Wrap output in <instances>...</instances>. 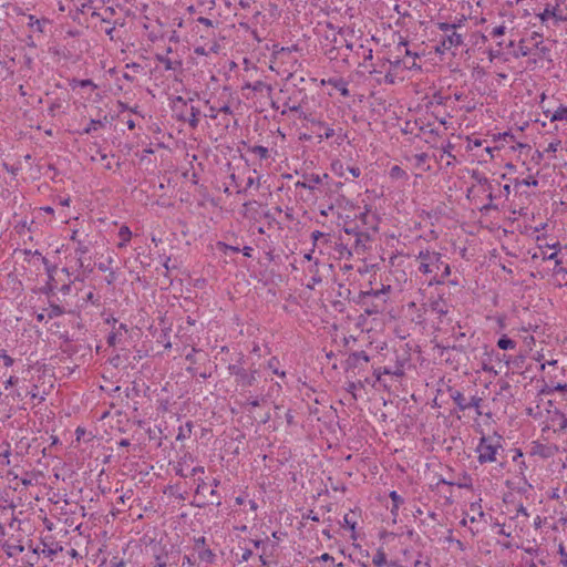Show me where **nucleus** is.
Here are the masks:
<instances>
[{"instance_id": "1", "label": "nucleus", "mask_w": 567, "mask_h": 567, "mask_svg": "<svg viewBox=\"0 0 567 567\" xmlns=\"http://www.w3.org/2000/svg\"><path fill=\"white\" fill-rule=\"evenodd\" d=\"M417 260L419 270L425 275H432L429 284H443L444 278L450 275V265L439 252L421 251Z\"/></svg>"}, {"instance_id": "2", "label": "nucleus", "mask_w": 567, "mask_h": 567, "mask_svg": "<svg viewBox=\"0 0 567 567\" xmlns=\"http://www.w3.org/2000/svg\"><path fill=\"white\" fill-rule=\"evenodd\" d=\"M502 436L499 435H483L475 449L477 461L480 464L494 463L497 461L499 451L503 450Z\"/></svg>"}, {"instance_id": "3", "label": "nucleus", "mask_w": 567, "mask_h": 567, "mask_svg": "<svg viewBox=\"0 0 567 567\" xmlns=\"http://www.w3.org/2000/svg\"><path fill=\"white\" fill-rule=\"evenodd\" d=\"M482 499H478L477 502H473L470 504L468 512L465 514V516L460 522V525L463 527H468L472 536H475L482 530V524L486 522L485 519V513L483 511Z\"/></svg>"}, {"instance_id": "4", "label": "nucleus", "mask_w": 567, "mask_h": 567, "mask_svg": "<svg viewBox=\"0 0 567 567\" xmlns=\"http://www.w3.org/2000/svg\"><path fill=\"white\" fill-rule=\"evenodd\" d=\"M228 370L236 378V382L240 386H251L257 382V370L247 371L239 364H230Z\"/></svg>"}, {"instance_id": "5", "label": "nucleus", "mask_w": 567, "mask_h": 567, "mask_svg": "<svg viewBox=\"0 0 567 567\" xmlns=\"http://www.w3.org/2000/svg\"><path fill=\"white\" fill-rule=\"evenodd\" d=\"M436 25L444 33L443 37L446 39L447 47L457 48L463 45V35L456 32V28L461 24L439 22Z\"/></svg>"}, {"instance_id": "6", "label": "nucleus", "mask_w": 567, "mask_h": 567, "mask_svg": "<svg viewBox=\"0 0 567 567\" xmlns=\"http://www.w3.org/2000/svg\"><path fill=\"white\" fill-rule=\"evenodd\" d=\"M204 545H205L204 537L196 539L195 545H194V550L197 553L200 561L210 564L214 561L215 554L209 548H206Z\"/></svg>"}, {"instance_id": "7", "label": "nucleus", "mask_w": 567, "mask_h": 567, "mask_svg": "<svg viewBox=\"0 0 567 567\" xmlns=\"http://www.w3.org/2000/svg\"><path fill=\"white\" fill-rule=\"evenodd\" d=\"M355 240L353 249L354 251L360 255L368 250V243L371 241V236L365 231H357L354 233Z\"/></svg>"}, {"instance_id": "8", "label": "nucleus", "mask_w": 567, "mask_h": 567, "mask_svg": "<svg viewBox=\"0 0 567 567\" xmlns=\"http://www.w3.org/2000/svg\"><path fill=\"white\" fill-rule=\"evenodd\" d=\"M155 60L162 63L167 71H176L182 68V61L178 59H171L164 53H156Z\"/></svg>"}, {"instance_id": "9", "label": "nucleus", "mask_w": 567, "mask_h": 567, "mask_svg": "<svg viewBox=\"0 0 567 567\" xmlns=\"http://www.w3.org/2000/svg\"><path fill=\"white\" fill-rule=\"evenodd\" d=\"M235 503L238 506H249V511L252 513L251 519L256 520L258 504L255 499L249 498L246 493H243L235 498Z\"/></svg>"}, {"instance_id": "10", "label": "nucleus", "mask_w": 567, "mask_h": 567, "mask_svg": "<svg viewBox=\"0 0 567 567\" xmlns=\"http://www.w3.org/2000/svg\"><path fill=\"white\" fill-rule=\"evenodd\" d=\"M396 564V561L389 560L386 558V554L383 549L379 548L377 553L372 556V567H390L392 565ZM362 567H367L364 564H362Z\"/></svg>"}, {"instance_id": "11", "label": "nucleus", "mask_w": 567, "mask_h": 567, "mask_svg": "<svg viewBox=\"0 0 567 567\" xmlns=\"http://www.w3.org/2000/svg\"><path fill=\"white\" fill-rule=\"evenodd\" d=\"M390 288L391 286H382V288L378 290H373L372 288H370L369 290L360 291V293L362 296L363 302H365V299L370 297H373L378 300H381V302H384V297L389 293Z\"/></svg>"}, {"instance_id": "12", "label": "nucleus", "mask_w": 567, "mask_h": 567, "mask_svg": "<svg viewBox=\"0 0 567 567\" xmlns=\"http://www.w3.org/2000/svg\"><path fill=\"white\" fill-rule=\"evenodd\" d=\"M482 401H483L482 398L472 396L468 402H458V408L462 411L473 408V409H475L477 415H482V411H481Z\"/></svg>"}, {"instance_id": "13", "label": "nucleus", "mask_w": 567, "mask_h": 567, "mask_svg": "<svg viewBox=\"0 0 567 567\" xmlns=\"http://www.w3.org/2000/svg\"><path fill=\"white\" fill-rule=\"evenodd\" d=\"M60 550H62V547L52 548V547H48L44 545V547L41 550H39L38 548H34L33 555L39 556L40 554H42L43 556H45L52 560L54 558V556L58 554V551H60Z\"/></svg>"}, {"instance_id": "14", "label": "nucleus", "mask_w": 567, "mask_h": 567, "mask_svg": "<svg viewBox=\"0 0 567 567\" xmlns=\"http://www.w3.org/2000/svg\"><path fill=\"white\" fill-rule=\"evenodd\" d=\"M219 48H220L219 44L215 42L209 47H205V45L196 47L194 52L197 55H208L210 53H218Z\"/></svg>"}, {"instance_id": "15", "label": "nucleus", "mask_w": 567, "mask_h": 567, "mask_svg": "<svg viewBox=\"0 0 567 567\" xmlns=\"http://www.w3.org/2000/svg\"><path fill=\"white\" fill-rule=\"evenodd\" d=\"M550 122L567 121V106L560 105L549 117Z\"/></svg>"}, {"instance_id": "16", "label": "nucleus", "mask_w": 567, "mask_h": 567, "mask_svg": "<svg viewBox=\"0 0 567 567\" xmlns=\"http://www.w3.org/2000/svg\"><path fill=\"white\" fill-rule=\"evenodd\" d=\"M248 151L258 155L261 159H267L269 157L268 148L261 145L249 146Z\"/></svg>"}, {"instance_id": "17", "label": "nucleus", "mask_w": 567, "mask_h": 567, "mask_svg": "<svg viewBox=\"0 0 567 567\" xmlns=\"http://www.w3.org/2000/svg\"><path fill=\"white\" fill-rule=\"evenodd\" d=\"M192 433V423L187 422L185 425L179 426L178 433L176 435V440L184 441L185 439L189 437Z\"/></svg>"}, {"instance_id": "18", "label": "nucleus", "mask_w": 567, "mask_h": 567, "mask_svg": "<svg viewBox=\"0 0 567 567\" xmlns=\"http://www.w3.org/2000/svg\"><path fill=\"white\" fill-rule=\"evenodd\" d=\"M350 360L353 364H359L360 362L368 363L370 361V357L364 351H358L350 355Z\"/></svg>"}, {"instance_id": "19", "label": "nucleus", "mask_w": 567, "mask_h": 567, "mask_svg": "<svg viewBox=\"0 0 567 567\" xmlns=\"http://www.w3.org/2000/svg\"><path fill=\"white\" fill-rule=\"evenodd\" d=\"M199 115H200V111L199 109L195 107V106H192L190 107V116L189 118L187 120L188 121V124L192 128H196L198 126V123H199Z\"/></svg>"}, {"instance_id": "20", "label": "nucleus", "mask_w": 567, "mask_h": 567, "mask_svg": "<svg viewBox=\"0 0 567 567\" xmlns=\"http://www.w3.org/2000/svg\"><path fill=\"white\" fill-rule=\"evenodd\" d=\"M118 236L121 238V243L118 247H124L127 241H130L132 233L127 226H122L118 231Z\"/></svg>"}, {"instance_id": "21", "label": "nucleus", "mask_w": 567, "mask_h": 567, "mask_svg": "<svg viewBox=\"0 0 567 567\" xmlns=\"http://www.w3.org/2000/svg\"><path fill=\"white\" fill-rule=\"evenodd\" d=\"M497 347L502 350H513V349H515L516 343L512 339L507 338L506 336H503L497 341Z\"/></svg>"}, {"instance_id": "22", "label": "nucleus", "mask_w": 567, "mask_h": 567, "mask_svg": "<svg viewBox=\"0 0 567 567\" xmlns=\"http://www.w3.org/2000/svg\"><path fill=\"white\" fill-rule=\"evenodd\" d=\"M329 563L332 567H343L342 564H338L336 565L334 564V558L332 556H330L329 554H322L321 556L319 557H316L312 561V564H318V563Z\"/></svg>"}, {"instance_id": "23", "label": "nucleus", "mask_w": 567, "mask_h": 567, "mask_svg": "<svg viewBox=\"0 0 567 567\" xmlns=\"http://www.w3.org/2000/svg\"><path fill=\"white\" fill-rule=\"evenodd\" d=\"M303 178L308 184L315 185L316 187L322 182V178H328V174H324L322 177L318 174H305Z\"/></svg>"}, {"instance_id": "24", "label": "nucleus", "mask_w": 567, "mask_h": 567, "mask_svg": "<svg viewBox=\"0 0 567 567\" xmlns=\"http://www.w3.org/2000/svg\"><path fill=\"white\" fill-rule=\"evenodd\" d=\"M216 248L219 250V251H223L225 255L228 254V251H231V252H239L240 251V248L238 246H231V245H227L225 243H221V241H218L217 245H216Z\"/></svg>"}, {"instance_id": "25", "label": "nucleus", "mask_w": 567, "mask_h": 567, "mask_svg": "<svg viewBox=\"0 0 567 567\" xmlns=\"http://www.w3.org/2000/svg\"><path fill=\"white\" fill-rule=\"evenodd\" d=\"M278 363L279 362H278L277 358L274 357L268 361L267 365L272 371V373L279 375L280 378H284L286 375V373H285V371H279Z\"/></svg>"}, {"instance_id": "26", "label": "nucleus", "mask_w": 567, "mask_h": 567, "mask_svg": "<svg viewBox=\"0 0 567 567\" xmlns=\"http://www.w3.org/2000/svg\"><path fill=\"white\" fill-rule=\"evenodd\" d=\"M357 522L351 514L343 516V526L348 527L352 533L355 530Z\"/></svg>"}, {"instance_id": "27", "label": "nucleus", "mask_w": 567, "mask_h": 567, "mask_svg": "<svg viewBox=\"0 0 567 567\" xmlns=\"http://www.w3.org/2000/svg\"><path fill=\"white\" fill-rule=\"evenodd\" d=\"M390 498L393 503L392 512L396 511L400 507V505L403 504V498L395 491H392L390 493Z\"/></svg>"}, {"instance_id": "28", "label": "nucleus", "mask_w": 567, "mask_h": 567, "mask_svg": "<svg viewBox=\"0 0 567 567\" xmlns=\"http://www.w3.org/2000/svg\"><path fill=\"white\" fill-rule=\"evenodd\" d=\"M104 123L100 120H91L89 126L84 128V134H90L92 131H96L99 127H103Z\"/></svg>"}, {"instance_id": "29", "label": "nucleus", "mask_w": 567, "mask_h": 567, "mask_svg": "<svg viewBox=\"0 0 567 567\" xmlns=\"http://www.w3.org/2000/svg\"><path fill=\"white\" fill-rule=\"evenodd\" d=\"M542 22H545L549 17H556L555 9H550L549 6L545 8V10L537 14Z\"/></svg>"}, {"instance_id": "30", "label": "nucleus", "mask_w": 567, "mask_h": 567, "mask_svg": "<svg viewBox=\"0 0 567 567\" xmlns=\"http://www.w3.org/2000/svg\"><path fill=\"white\" fill-rule=\"evenodd\" d=\"M47 21L43 20H38V19H34V17H30V27L33 28L34 30L39 31V32H43V28L42 25L45 23Z\"/></svg>"}, {"instance_id": "31", "label": "nucleus", "mask_w": 567, "mask_h": 567, "mask_svg": "<svg viewBox=\"0 0 567 567\" xmlns=\"http://www.w3.org/2000/svg\"><path fill=\"white\" fill-rule=\"evenodd\" d=\"M431 307L434 311H436L440 315H445L447 312L446 306L442 303L441 301H433L431 303Z\"/></svg>"}, {"instance_id": "32", "label": "nucleus", "mask_w": 567, "mask_h": 567, "mask_svg": "<svg viewBox=\"0 0 567 567\" xmlns=\"http://www.w3.org/2000/svg\"><path fill=\"white\" fill-rule=\"evenodd\" d=\"M558 554L560 556V565L567 567V551L563 544H559L558 546Z\"/></svg>"}, {"instance_id": "33", "label": "nucleus", "mask_w": 567, "mask_h": 567, "mask_svg": "<svg viewBox=\"0 0 567 567\" xmlns=\"http://www.w3.org/2000/svg\"><path fill=\"white\" fill-rule=\"evenodd\" d=\"M373 374H374L375 379L378 381H380L382 375L392 374V371L389 368H386V367L378 368V369L374 370Z\"/></svg>"}, {"instance_id": "34", "label": "nucleus", "mask_w": 567, "mask_h": 567, "mask_svg": "<svg viewBox=\"0 0 567 567\" xmlns=\"http://www.w3.org/2000/svg\"><path fill=\"white\" fill-rule=\"evenodd\" d=\"M505 25H498V27H495L491 30L489 34L493 37V38H498V37H502L505 34Z\"/></svg>"}, {"instance_id": "35", "label": "nucleus", "mask_w": 567, "mask_h": 567, "mask_svg": "<svg viewBox=\"0 0 567 567\" xmlns=\"http://www.w3.org/2000/svg\"><path fill=\"white\" fill-rule=\"evenodd\" d=\"M122 333L120 332H112L107 338V343L110 346H115L121 340Z\"/></svg>"}, {"instance_id": "36", "label": "nucleus", "mask_w": 567, "mask_h": 567, "mask_svg": "<svg viewBox=\"0 0 567 567\" xmlns=\"http://www.w3.org/2000/svg\"><path fill=\"white\" fill-rule=\"evenodd\" d=\"M81 12L90 7L91 0H72Z\"/></svg>"}, {"instance_id": "37", "label": "nucleus", "mask_w": 567, "mask_h": 567, "mask_svg": "<svg viewBox=\"0 0 567 567\" xmlns=\"http://www.w3.org/2000/svg\"><path fill=\"white\" fill-rule=\"evenodd\" d=\"M300 117H303L305 120L309 121L312 125L318 127H324V123L322 121L316 120L313 117H310V115L307 114H300Z\"/></svg>"}, {"instance_id": "38", "label": "nucleus", "mask_w": 567, "mask_h": 567, "mask_svg": "<svg viewBox=\"0 0 567 567\" xmlns=\"http://www.w3.org/2000/svg\"><path fill=\"white\" fill-rule=\"evenodd\" d=\"M334 135V130L332 127H327L323 134H318L319 142L322 140H328Z\"/></svg>"}, {"instance_id": "39", "label": "nucleus", "mask_w": 567, "mask_h": 567, "mask_svg": "<svg viewBox=\"0 0 567 567\" xmlns=\"http://www.w3.org/2000/svg\"><path fill=\"white\" fill-rule=\"evenodd\" d=\"M195 565V559L188 555L183 556L182 558V567H193Z\"/></svg>"}, {"instance_id": "40", "label": "nucleus", "mask_w": 567, "mask_h": 567, "mask_svg": "<svg viewBox=\"0 0 567 567\" xmlns=\"http://www.w3.org/2000/svg\"><path fill=\"white\" fill-rule=\"evenodd\" d=\"M560 144H561V142L559 140H555L554 142L549 143L548 147L546 148V152H551V153L557 152Z\"/></svg>"}, {"instance_id": "41", "label": "nucleus", "mask_w": 567, "mask_h": 567, "mask_svg": "<svg viewBox=\"0 0 567 567\" xmlns=\"http://www.w3.org/2000/svg\"><path fill=\"white\" fill-rule=\"evenodd\" d=\"M127 70L133 71V73H138L143 70L142 65L138 63H130L125 66Z\"/></svg>"}, {"instance_id": "42", "label": "nucleus", "mask_w": 567, "mask_h": 567, "mask_svg": "<svg viewBox=\"0 0 567 567\" xmlns=\"http://www.w3.org/2000/svg\"><path fill=\"white\" fill-rule=\"evenodd\" d=\"M453 47H447L446 39L442 37V40L440 42V45L437 47L439 52H444L451 50Z\"/></svg>"}, {"instance_id": "43", "label": "nucleus", "mask_w": 567, "mask_h": 567, "mask_svg": "<svg viewBox=\"0 0 567 567\" xmlns=\"http://www.w3.org/2000/svg\"><path fill=\"white\" fill-rule=\"evenodd\" d=\"M1 359L3 360V363L6 367H11L13 364V359L7 354L4 351L1 353Z\"/></svg>"}, {"instance_id": "44", "label": "nucleus", "mask_w": 567, "mask_h": 567, "mask_svg": "<svg viewBox=\"0 0 567 567\" xmlns=\"http://www.w3.org/2000/svg\"><path fill=\"white\" fill-rule=\"evenodd\" d=\"M538 328L539 327L537 324L528 323L527 326L526 324H522L519 330L524 331V332H529V331H536Z\"/></svg>"}, {"instance_id": "45", "label": "nucleus", "mask_w": 567, "mask_h": 567, "mask_svg": "<svg viewBox=\"0 0 567 567\" xmlns=\"http://www.w3.org/2000/svg\"><path fill=\"white\" fill-rule=\"evenodd\" d=\"M414 157L416 159V164L417 165H422L427 159V154L426 153H420V154H416Z\"/></svg>"}, {"instance_id": "46", "label": "nucleus", "mask_w": 567, "mask_h": 567, "mask_svg": "<svg viewBox=\"0 0 567 567\" xmlns=\"http://www.w3.org/2000/svg\"><path fill=\"white\" fill-rule=\"evenodd\" d=\"M114 10L110 7L105 8L104 13L102 14L103 22H110L109 16L113 14Z\"/></svg>"}, {"instance_id": "47", "label": "nucleus", "mask_w": 567, "mask_h": 567, "mask_svg": "<svg viewBox=\"0 0 567 567\" xmlns=\"http://www.w3.org/2000/svg\"><path fill=\"white\" fill-rule=\"evenodd\" d=\"M296 187H297V188H299V187H301V188H307V189H310V190H313V189H315V185L308 184L306 181H303V182H300V181H299V182H297V183H296Z\"/></svg>"}, {"instance_id": "48", "label": "nucleus", "mask_w": 567, "mask_h": 567, "mask_svg": "<svg viewBox=\"0 0 567 567\" xmlns=\"http://www.w3.org/2000/svg\"><path fill=\"white\" fill-rule=\"evenodd\" d=\"M518 49H519V54L522 56H527L530 52L529 48L523 44V41H520Z\"/></svg>"}, {"instance_id": "49", "label": "nucleus", "mask_w": 567, "mask_h": 567, "mask_svg": "<svg viewBox=\"0 0 567 567\" xmlns=\"http://www.w3.org/2000/svg\"><path fill=\"white\" fill-rule=\"evenodd\" d=\"M324 237V234L319 231V230H315L312 234H311V239L313 241V244L316 245V243L320 239V238H323Z\"/></svg>"}, {"instance_id": "50", "label": "nucleus", "mask_w": 567, "mask_h": 567, "mask_svg": "<svg viewBox=\"0 0 567 567\" xmlns=\"http://www.w3.org/2000/svg\"><path fill=\"white\" fill-rule=\"evenodd\" d=\"M166 565H167V563H166V560L163 557H161V556H156L155 557V565H154V567H166Z\"/></svg>"}, {"instance_id": "51", "label": "nucleus", "mask_w": 567, "mask_h": 567, "mask_svg": "<svg viewBox=\"0 0 567 567\" xmlns=\"http://www.w3.org/2000/svg\"><path fill=\"white\" fill-rule=\"evenodd\" d=\"M197 21L208 28L213 27V21L208 18L199 17Z\"/></svg>"}, {"instance_id": "52", "label": "nucleus", "mask_w": 567, "mask_h": 567, "mask_svg": "<svg viewBox=\"0 0 567 567\" xmlns=\"http://www.w3.org/2000/svg\"><path fill=\"white\" fill-rule=\"evenodd\" d=\"M348 171L353 177H359L361 175V169L359 167H348Z\"/></svg>"}, {"instance_id": "53", "label": "nucleus", "mask_w": 567, "mask_h": 567, "mask_svg": "<svg viewBox=\"0 0 567 567\" xmlns=\"http://www.w3.org/2000/svg\"><path fill=\"white\" fill-rule=\"evenodd\" d=\"M408 45V41L406 40H402L399 44H398V50H400L401 48H405L404 52L406 55H411V51L406 48Z\"/></svg>"}, {"instance_id": "54", "label": "nucleus", "mask_w": 567, "mask_h": 567, "mask_svg": "<svg viewBox=\"0 0 567 567\" xmlns=\"http://www.w3.org/2000/svg\"><path fill=\"white\" fill-rule=\"evenodd\" d=\"M17 382H18V379H17L16 377H10V378L6 381V389H8L9 386L14 385Z\"/></svg>"}, {"instance_id": "55", "label": "nucleus", "mask_w": 567, "mask_h": 567, "mask_svg": "<svg viewBox=\"0 0 567 567\" xmlns=\"http://www.w3.org/2000/svg\"><path fill=\"white\" fill-rule=\"evenodd\" d=\"M520 183L525 186H536L538 184L536 179H523Z\"/></svg>"}, {"instance_id": "56", "label": "nucleus", "mask_w": 567, "mask_h": 567, "mask_svg": "<svg viewBox=\"0 0 567 567\" xmlns=\"http://www.w3.org/2000/svg\"><path fill=\"white\" fill-rule=\"evenodd\" d=\"M217 113H218V109H216V107H214V106H210L208 116H209L210 118H214V120H215V118L217 117Z\"/></svg>"}, {"instance_id": "57", "label": "nucleus", "mask_w": 567, "mask_h": 567, "mask_svg": "<svg viewBox=\"0 0 567 567\" xmlns=\"http://www.w3.org/2000/svg\"><path fill=\"white\" fill-rule=\"evenodd\" d=\"M76 250L80 251L81 254H86L89 251V248L85 245H83L81 241H79V247Z\"/></svg>"}, {"instance_id": "58", "label": "nucleus", "mask_w": 567, "mask_h": 567, "mask_svg": "<svg viewBox=\"0 0 567 567\" xmlns=\"http://www.w3.org/2000/svg\"><path fill=\"white\" fill-rule=\"evenodd\" d=\"M497 324L501 329L505 328V318L503 316H499L496 318Z\"/></svg>"}, {"instance_id": "59", "label": "nucleus", "mask_w": 567, "mask_h": 567, "mask_svg": "<svg viewBox=\"0 0 567 567\" xmlns=\"http://www.w3.org/2000/svg\"><path fill=\"white\" fill-rule=\"evenodd\" d=\"M218 112H221V113H225V114H231L233 113L231 109L228 105H224V106L219 107Z\"/></svg>"}, {"instance_id": "60", "label": "nucleus", "mask_w": 567, "mask_h": 567, "mask_svg": "<svg viewBox=\"0 0 567 567\" xmlns=\"http://www.w3.org/2000/svg\"><path fill=\"white\" fill-rule=\"evenodd\" d=\"M198 473H204V467H203V466H196V467H194V468L192 470V472H190V475H192V476H195V475H196V474H198Z\"/></svg>"}, {"instance_id": "61", "label": "nucleus", "mask_w": 567, "mask_h": 567, "mask_svg": "<svg viewBox=\"0 0 567 567\" xmlns=\"http://www.w3.org/2000/svg\"><path fill=\"white\" fill-rule=\"evenodd\" d=\"M402 172V169L399 167V166H394L392 169H391V175L392 176H399Z\"/></svg>"}, {"instance_id": "62", "label": "nucleus", "mask_w": 567, "mask_h": 567, "mask_svg": "<svg viewBox=\"0 0 567 567\" xmlns=\"http://www.w3.org/2000/svg\"><path fill=\"white\" fill-rule=\"evenodd\" d=\"M559 427H560V430L567 429V417L566 416H561Z\"/></svg>"}, {"instance_id": "63", "label": "nucleus", "mask_w": 567, "mask_h": 567, "mask_svg": "<svg viewBox=\"0 0 567 567\" xmlns=\"http://www.w3.org/2000/svg\"><path fill=\"white\" fill-rule=\"evenodd\" d=\"M455 403L458 405V402H466L464 396L461 393H457L454 398Z\"/></svg>"}, {"instance_id": "64", "label": "nucleus", "mask_w": 567, "mask_h": 567, "mask_svg": "<svg viewBox=\"0 0 567 567\" xmlns=\"http://www.w3.org/2000/svg\"><path fill=\"white\" fill-rule=\"evenodd\" d=\"M259 400L258 399H254V400H249L247 401V405H250L251 408H256V406H259Z\"/></svg>"}]
</instances>
